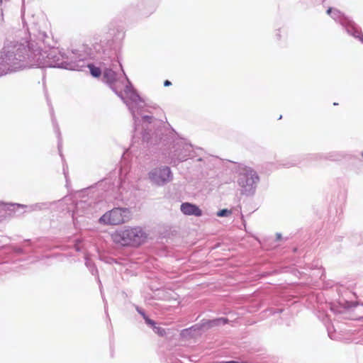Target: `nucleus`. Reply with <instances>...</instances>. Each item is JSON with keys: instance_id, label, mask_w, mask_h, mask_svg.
Segmentation results:
<instances>
[{"instance_id": "obj_16", "label": "nucleus", "mask_w": 363, "mask_h": 363, "mask_svg": "<svg viewBox=\"0 0 363 363\" xmlns=\"http://www.w3.org/2000/svg\"><path fill=\"white\" fill-rule=\"evenodd\" d=\"M340 14V11L339 10H337V9H335L334 10V18H336L337 16H339Z\"/></svg>"}, {"instance_id": "obj_3", "label": "nucleus", "mask_w": 363, "mask_h": 363, "mask_svg": "<svg viewBox=\"0 0 363 363\" xmlns=\"http://www.w3.org/2000/svg\"><path fill=\"white\" fill-rule=\"evenodd\" d=\"M310 301L317 303V306H313V307L315 309L318 311H325L327 307H330L331 311H333L335 313H342L343 309H352L357 312H362L363 311V303H359L357 301H349L346 300H343L342 301L339 302V305L340 306V308H335L333 305L330 303H323V299H324V296H310Z\"/></svg>"}, {"instance_id": "obj_6", "label": "nucleus", "mask_w": 363, "mask_h": 363, "mask_svg": "<svg viewBox=\"0 0 363 363\" xmlns=\"http://www.w3.org/2000/svg\"><path fill=\"white\" fill-rule=\"evenodd\" d=\"M170 174V169L165 167L153 169L149 173V178L154 184L162 185L169 180Z\"/></svg>"}, {"instance_id": "obj_10", "label": "nucleus", "mask_w": 363, "mask_h": 363, "mask_svg": "<svg viewBox=\"0 0 363 363\" xmlns=\"http://www.w3.org/2000/svg\"><path fill=\"white\" fill-rule=\"evenodd\" d=\"M104 78L107 82H112L116 78V74L112 69H106L104 72Z\"/></svg>"}, {"instance_id": "obj_7", "label": "nucleus", "mask_w": 363, "mask_h": 363, "mask_svg": "<svg viewBox=\"0 0 363 363\" xmlns=\"http://www.w3.org/2000/svg\"><path fill=\"white\" fill-rule=\"evenodd\" d=\"M258 181L259 177L256 172L249 168L243 170L239 179V184L242 187H252Z\"/></svg>"}, {"instance_id": "obj_12", "label": "nucleus", "mask_w": 363, "mask_h": 363, "mask_svg": "<svg viewBox=\"0 0 363 363\" xmlns=\"http://www.w3.org/2000/svg\"><path fill=\"white\" fill-rule=\"evenodd\" d=\"M153 328V330L155 333L158 334L160 336H164L166 334L165 330L161 327H157L155 325H150Z\"/></svg>"}, {"instance_id": "obj_5", "label": "nucleus", "mask_w": 363, "mask_h": 363, "mask_svg": "<svg viewBox=\"0 0 363 363\" xmlns=\"http://www.w3.org/2000/svg\"><path fill=\"white\" fill-rule=\"evenodd\" d=\"M228 322V320L225 318H219L213 320H203L201 324H196L189 328L184 329L182 331V335L185 336L191 334V330L209 329L213 327L225 325Z\"/></svg>"}, {"instance_id": "obj_14", "label": "nucleus", "mask_w": 363, "mask_h": 363, "mask_svg": "<svg viewBox=\"0 0 363 363\" xmlns=\"http://www.w3.org/2000/svg\"><path fill=\"white\" fill-rule=\"evenodd\" d=\"M328 336L330 339L332 340H337V337L335 335V334L333 333H332L330 329L328 328Z\"/></svg>"}, {"instance_id": "obj_15", "label": "nucleus", "mask_w": 363, "mask_h": 363, "mask_svg": "<svg viewBox=\"0 0 363 363\" xmlns=\"http://www.w3.org/2000/svg\"><path fill=\"white\" fill-rule=\"evenodd\" d=\"M103 301L104 303L105 312H106V313L107 315V317L109 318V316H108V313H107V303H106V300L104 298L103 299Z\"/></svg>"}, {"instance_id": "obj_1", "label": "nucleus", "mask_w": 363, "mask_h": 363, "mask_svg": "<svg viewBox=\"0 0 363 363\" xmlns=\"http://www.w3.org/2000/svg\"><path fill=\"white\" fill-rule=\"evenodd\" d=\"M111 238L114 242L123 246L138 247L145 242L147 235L140 227L127 226L116 230Z\"/></svg>"}, {"instance_id": "obj_8", "label": "nucleus", "mask_w": 363, "mask_h": 363, "mask_svg": "<svg viewBox=\"0 0 363 363\" xmlns=\"http://www.w3.org/2000/svg\"><path fill=\"white\" fill-rule=\"evenodd\" d=\"M181 211L186 215H194L196 216H201L202 214L201 210L196 205L190 203H184L181 206Z\"/></svg>"}, {"instance_id": "obj_17", "label": "nucleus", "mask_w": 363, "mask_h": 363, "mask_svg": "<svg viewBox=\"0 0 363 363\" xmlns=\"http://www.w3.org/2000/svg\"><path fill=\"white\" fill-rule=\"evenodd\" d=\"M171 84H172V83L169 80H165L164 82V86H170Z\"/></svg>"}, {"instance_id": "obj_11", "label": "nucleus", "mask_w": 363, "mask_h": 363, "mask_svg": "<svg viewBox=\"0 0 363 363\" xmlns=\"http://www.w3.org/2000/svg\"><path fill=\"white\" fill-rule=\"evenodd\" d=\"M87 67H89V69L90 70L91 74L94 77H99L101 76V69L99 67H96L93 64H89L87 65Z\"/></svg>"}, {"instance_id": "obj_2", "label": "nucleus", "mask_w": 363, "mask_h": 363, "mask_svg": "<svg viewBox=\"0 0 363 363\" xmlns=\"http://www.w3.org/2000/svg\"><path fill=\"white\" fill-rule=\"evenodd\" d=\"M131 218L130 211L126 208H113L106 212L99 219L100 224L118 225L128 222Z\"/></svg>"}, {"instance_id": "obj_9", "label": "nucleus", "mask_w": 363, "mask_h": 363, "mask_svg": "<svg viewBox=\"0 0 363 363\" xmlns=\"http://www.w3.org/2000/svg\"><path fill=\"white\" fill-rule=\"evenodd\" d=\"M133 306L135 308L137 312L143 317V318L145 320V322L147 325H154L155 324V322L153 320L149 318V317L146 315L144 309H143L141 307H140L135 304H133Z\"/></svg>"}, {"instance_id": "obj_18", "label": "nucleus", "mask_w": 363, "mask_h": 363, "mask_svg": "<svg viewBox=\"0 0 363 363\" xmlns=\"http://www.w3.org/2000/svg\"><path fill=\"white\" fill-rule=\"evenodd\" d=\"M333 9L332 8H328V9L326 11L327 14L330 15L332 11H333Z\"/></svg>"}, {"instance_id": "obj_19", "label": "nucleus", "mask_w": 363, "mask_h": 363, "mask_svg": "<svg viewBox=\"0 0 363 363\" xmlns=\"http://www.w3.org/2000/svg\"><path fill=\"white\" fill-rule=\"evenodd\" d=\"M213 363H219L218 362H213Z\"/></svg>"}, {"instance_id": "obj_13", "label": "nucleus", "mask_w": 363, "mask_h": 363, "mask_svg": "<svg viewBox=\"0 0 363 363\" xmlns=\"http://www.w3.org/2000/svg\"><path fill=\"white\" fill-rule=\"evenodd\" d=\"M230 214H231V211H229L228 209H223V210L219 211L217 213V216L218 217L228 216H230Z\"/></svg>"}, {"instance_id": "obj_4", "label": "nucleus", "mask_w": 363, "mask_h": 363, "mask_svg": "<svg viewBox=\"0 0 363 363\" xmlns=\"http://www.w3.org/2000/svg\"><path fill=\"white\" fill-rule=\"evenodd\" d=\"M0 65L4 67L0 72V75L6 74L9 72H16L24 67L22 60L18 59L16 55L13 53L6 55L0 62Z\"/></svg>"}]
</instances>
